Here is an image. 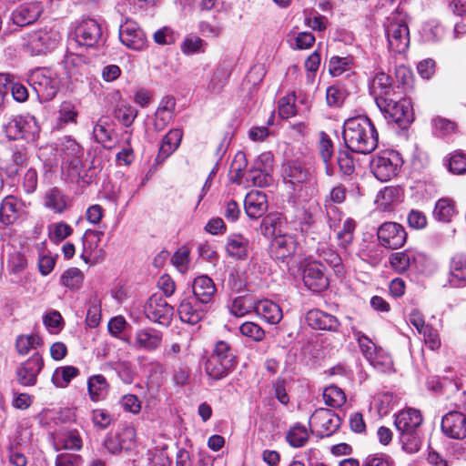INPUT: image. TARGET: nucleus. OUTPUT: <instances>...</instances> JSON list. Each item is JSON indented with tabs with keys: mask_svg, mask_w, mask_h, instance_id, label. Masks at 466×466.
Segmentation results:
<instances>
[{
	"mask_svg": "<svg viewBox=\"0 0 466 466\" xmlns=\"http://www.w3.org/2000/svg\"><path fill=\"white\" fill-rule=\"evenodd\" d=\"M342 137L347 147L359 154H370L378 146L379 134L366 116H357L345 120Z\"/></svg>",
	"mask_w": 466,
	"mask_h": 466,
	"instance_id": "obj_1",
	"label": "nucleus"
},
{
	"mask_svg": "<svg viewBox=\"0 0 466 466\" xmlns=\"http://www.w3.org/2000/svg\"><path fill=\"white\" fill-rule=\"evenodd\" d=\"M61 39L62 35L57 26L46 25L28 35L25 49L31 56L44 55L56 48Z\"/></svg>",
	"mask_w": 466,
	"mask_h": 466,
	"instance_id": "obj_2",
	"label": "nucleus"
},
{
	"mask_svg": "<svg viewBox=\"0 0 466 466\" xmlns=\"http://www.w3.org/2000/svg\"><path fill=\"white\" fill-rule=\"evenodd\" d=\"M388 47L391 52L403 53L410 46V30L405 17L399 12L392 13L384 24Z\"/></svg>",
	"mask_w": 466,
	"mask_h": 466,
	"instance_id": "obj_3",
	"label": "nucleus"
},
{
	"mask_svg": "<svg viewBox=\"0 0 466 466\" xmlns=\"http://www.w3.org/2000/svg\"><path fill=\"white\" fill-rule=\"evenodd\" d=\"M402 164L403 160L399 152L385 150L372 157L370 169L378 180L387 182L399 174Z\"/></svg>",
	"mask_w": 466,
	"mask_h": 466,
	"instance_id": "obj_4",
	"label": "nucleus"
},
{
	"mask_svg": "<svg viewBox=\"0 0 466 466\" xmlns=\"http://www.w3.org/2000/svg\"><path fill=\"white\" fill-rule=\"evenodd\" d=\"M27 82L40 102L53 99L59 89L57 77L47 68H35L31 71L28 75Z\"/></svg>",
	"mask_w": 466,
	"mask_h": 466,
	"instance_id": "obj_5",
	"label": "nucleus"
},
{
	"mask_svg": "<svg viewBox=\"0 0 466 466\" xmlns=\"http://www.w3.org/2000/svg\"><path fill=\"white\" fill-rule=\"evenodd\" d=\"M377 106L385 118L400 127H406L413 120L412 106L407 99L395 100L393 96L378 98Z\"/></svg>",
	"mask_w": 466,
	"mask_h": 466,
	"instance_id": "obj_6",
	"label": "nucleus"
},
{
	"mask_svg": "<svg viewBox=\"0 0 466 466\" xmlns=\"http://www.w3.org/2000/svg\"><path fill=\"white\" fill-rule=\"evenodd\" d=\"M6 137L11 140L20 138L34 139L39 132V126L32 116H16L9 118L4 125Z\"/></svg>",
	"mask_w": 466,
	"mask_h": 466,
	"instance_id": "obj_7",
	"label": "nucleus"
},
{
	"mask_svg": "<svg viewBox=\"0 0 466 466\" xmlns=\"http://www.w3.org/2000/svg\"><path fill=\"white\" fill-rule=\"evenodd\" d=\"M341 423L340 418L329 409H318L309 419L312 432L324 438L332 435L338 431Z\"/></svg>",
	"mask_w": 466,
	"mask_h": 466,
	"instance_id": "obj_8",
	"label": "nucleus"
},
{
	"mask_svg": "<svg viewBox=\"0 0 466 466\" xmlns=\"http://www.w3.org/2000/svg\"><path fill=\"white\" fill-rule=\"evenodd\" d=\"M104 42L101 25L95 19L83 20L76 28L75 44L93 47L103 46Z\"/></svg>",
	"mask_w": 466,
	"mask_h": 466,
	"instance_id": "obj_9",
	"label": "nucleus"
},
{
	"mask_svg": "<svg viewBox=\"0 0 466 466\" xmlns=\"http://www.w3.org/2000/svg\"><path fill=\"white\" fill-rule=\"evenodd\" d=\"M144 311L148 319L167 326L174 315V308L158 294H153L147 301Z\"/></svg>",
	"mask_w": 466,
	"mask_h": 466,
	"instance_id": "obj_10",
	"label": "nucleus"
},
{
	"mask_svg": "<svg viewBox=\"0 0 466 466\" xmlns=\"http://www.w3.org/2000/svg\"><path fill=\"white\" fill-rule=\"evenodd\" d=\"M119 39L127 48L135 51H141L147 46L144 31L133 20H127L120 25Z\"/></svg>",
	"mask_w": 466,
	"mask_h": 466,
	"instance_id": "obj_11",
	"label": "nucleus"
},
{
	"mask_svg": "<svg viewBox=\"0 0 466 466\" xmlns=\"http://www.w3.org/2000/svg\"><path fill=\"white\" fill-rule=\"evenodd\" d=\"M61 169L62 178L68 183L85 187L92 182L93 176L84 169L81 159L62 161Z\"/></svg>",
	"mask_w": 466,
	"mask_h": 466,
	"instance_id": "obj_12",
	"label": "nucleus"
},
{
	"mask_svg": "<svg viewBox=\"0 0 466 466\" xmlns=\"http://www.w3.org/2000/svg\"><path fill=\"white\" fill-rule=\"evenodd\" d=\"M44 6L41 2L31 1L19 5L11 15L13 23L18 26H25L35 23L42 15Z\"/></svg>",
	"mask_w": 466,
	"mask_h": 466,
	"instance_id": "obj_13",
	"label": "nucleus"
},
{
	"mask_svg": "<svg viewBox=\"0 0 466 466\" xmlns=\"http://www.w3.org/2000/svg\"><path fill=\"white\" fill-rule=\"evenodd\" d=\"M208 309L206 305H200L199 301L187 295L180 300L177 312L181 321L195 325L203 319Z\"/></svg>",
	"mask_w": 466,
	"mask_h": 466,
	"instance_id": "obj_14",
	"label": "nucleus"
},
{
	"mask_svg": "<svg viewBox=\"0 0 466 466\" xmlns=\"http://www.w3.org/2000/svg\"><path fill=\"white\" fill-rule=\"evenodd\" d=\"M217 288L209 277L206 275L197 277L192 283V295H189L195 300L199 301L200 305L210 306L215 301Z\"/></svg>",
	"mask_w": 466,
	"mask_h": 466,
	"instance_id": "obj_15",
	"label": "nucleus"
},
{
	"mask_svg": "<svg viewBox=\"0 0 466 466\" xmlns=\"http://www.w3.org/2000/svg\"><path fill=\"white\" fill-rule=\"evenodd\" d=\"M44 366L42 357L38 353L33 354L25 362L17 368L16 376L20 384L33 386Z\"/></svg>",
	"mask_w": 466,
	"mask_h": 466,
	"instance_id": "obj_16",
	"label": "nucleus"
},
{
	"mask_svg": "<svg viewBox=\"0 0 466 466\" xmlns=\"http://www.w3.org/2000/svg\"><path fill=\"white\" fill-rule=\"evenodd\" d=\"M422 421L420 411L413 408L403 409L394 416V425L399 433L420 431Z\"/></svg>",
	"mask_w": 466,
	"mask_h": 466,
	"instance_id": "obj_17",
	"label": "nucleus"
},
{
	"mask_svg": "<svg viewBox=\"0 0 466 466\" xmlns=\"http://www.w3.org/2000/svg\"><path fill=\"white\" fill-rule=\"evenodd\" d=\"M441 430L451 439L461 440L466 437V417L461 412L447 413L441 420Z\"/></svg>",
	"mask_w": 466,
	"mask_h": 466,
	"instance_id": "obj_18",
	"label": "nucleus"
},
{
	"mask_svg": "<svg viewBox=\"0 0 466 466\" xmlns=\"http://www.w3.org/2000/svg\"><path fill=\"white\" fill-rule=\"evenodd\" d=\"M303 282L313 292L324 290L329 282L323 272V266L316 262L308 264L303 270Z\"/></svg>",
	"mask_w": 466,
	"mask_h": 466,
	"instance_id": "obj_19",
	"label": "nucleus"
},
{
	"mask_svg": "<svg viewBox=\"0 0 466 466\" xmlns=\"http://www.w3.org/2000/svg\"><path fill=\"white\" fill-rule=\"evenodd\" d=\"M356 337L361 352L373 367L378 370H384L391 366L392 361L390 357H385L383 359V362H379L378 356L380 352L378 351L375 343L372 342L366 335L358 332Z\"/></svg>",
	"mask_w": 466,
	"mask_h": 466,
	"instance_id": "obj_20",
	"label": "nucleus"
},
{
	"mask_svg": "<svg viewBox=\"0 0 466 466\" xmlns=\"http://www.w3.org/2000/svg\"><path fill=\"white\" fill-rule=\"evenodd\" d=\"M72 46L68 47L63 59V65L69 77L87 76L89 74V61L82 55L71 51Z\"/></svg>",
	"mask_w": 466,
	"mask_h": 466,
	"instance_id": "obj_21",
	"label": "nucleus"
},
{
	"mask_svg": "<svg viewBox=\"0 0 466 466\" xmlns=\"http://www.w3.org/2000/svg\"><path fill=\"white\" fill-rule=\"evenodd\" d=\"M308 324L316 329L338 331L340 323L331 314L319 309H311L306 315Z\"/></svg>",
	"mask_w": 466,
	"mask_h": 466,
	"instance_id": "obj_22",
	"label": "nucleus"
},
{
	"mask_svg": "<svg viewBox=\"0 0 466 466\" xmlns=\"http://www.w3.org/2000/svg\"><path fill=\"white\" fill-rule=\"evenodd\" d=\"M369 88L376 103L378 98H388L394 96L392 79L383 71L375 73L370 81Z\"/></svg>",
	"mask_w": 466,
	"mask_h": 466,
	"instance_id": "obj_23",
	"label": "nucleus"
},
{
	"mask_svg": "<svg viewBox=\"0 0 466 466\" xmlns=\"http://www.w3.org/2000/svg\"><path fill=\"white\" fill-rule=\"evenodd\" d=\"M294 235H275L271 240L270 252L277 259H285L296 250Z\"/></svg>",
	"mask_w": 466,
	"mask_h": 466,
	"instance_id": "obj_24",
	"label": "nucleus"
},
{
	"mask_svg": "<svg viewBox=\"0 0 466 466\" xmlns=\"http://www.w3.org/2000/svg\"><path fill=\"white\" fill-rule=\"evenodd\" d=\"M244 208L249 218L261 217L268 208L267 196L259 190H251L245 198Z\"/></svg>",
	"mask_w": 466,
	"mask_h": 466,
	"instance_id": "obj_25",
	"label": "nucleus"
},
{
	"mask_svg": "<svg viewBox=\"0 0 466 466\" xmlns=\"http://www.w3.org/2000/svg\"><path fill=\"white\" fill-rule=\"evenodd\" d=\"M175 107L176 100L174 97L165 96L162 98L153 121V127L157 132L162 131L172 120Z\"/></svg>",
	"mask_w": 466,
	"mask_h": 466,
	"instance_id": "obj_26",
	"label": "nucleus"
},
{
	"mask_svg": "<svg viewBox=\"0 0 466 466\" xmlns=\"http://www.w3.org/2000/svg\"><path fill=\"white\" fill-rule=\"evenodd\" d=\"M183 137L179 128L171 129L162 139V143L156 157L157 164L163 163L178 147Z\"/></svg>",
	"mask_w": 466,
	"mask_h": 466,
	"instance_id": "obj_27",
	"label": "nucleus"
},
{
	"mask_svg": "<svg viewBox=\"0 0 466 466\" xmlns=\"http://www.w3.org/2000/svg\"><path fill=\"white\" fill-rule=\"evenodd\" d=\"M56 150L62 161L82 159L84 149L71 137H63L57 144Z\"/></svg>",
	"mask_w": 466,
	"mask_h": 466,
	"instance_id": "obj_28",
	"label": "nucleus"
},
{
	"mask_svg": "<svg viewBox=\"0 0 466 466\" xmlns=\"http://www.w3.org/2000/svg\"><path fill=\"white\" fill-rule=\"evenodd\" d=\"M254 309L258 315L270 324L279 323L283 317L280 307L268 299L260 300L256 303Z\"/></svg>",
	"mask_w": 466,
	"mask_h": 466,
	"instance_id": "obj_29",
	"label": "nucleus"
},
{
	"mask_svg": "<svg viewBox=\"0 0 466 466\" xmlns=\"http://www.w3.org/2000/svg\"><path fill=\"white\" fill-rule=\"evenodd\" d=\"M109 390V384L105 376L101 374L93 375L87 380V390L92 401L105 400Z\"/></svg>",
	"mask_w": 466,
	"mask_h": 466,
	"instance_id": "obj_30",
	"label": "nucleus"
},
{
	"mask_svg": "<svg viewBox=\"0 0 466 466\" xmlns=\"http://www.w3.org/2000/svg\"><path fill=\"white\" fill-rule=\"evenodd\" d=\"M161 342L162 335L157 331L140 329L135 335L136 346L147 351L157 350Z\"/></svg>",
	"mask_w": 466,
	"mask_h": 466,
	"instance_id": "obj_31",
	"label": "nucleus"
},
{
	"mask_svg": "<svg viewBox=\"0 0 466 466\" xmlns=\"http://www.w3.org/2000/svg\"><path fill=\"white\" fill-rule=\"evenodd\" d=\"M93 135L96 141L102 144L104 147H113V127L107 117L99 118L93 128Z\"/></svg>",
	"mask_w": 466,
	"mask_h": 466,
	"instance_id": "obj_32",
	"label": "nucleus"
},
{
	"mask_svg": "<svg viewBox=\"0 0 466 466\" xmlns=\"http://www.w3.org/2000/svg\"><path fill=\"white\" fill-rule=\"evenodd\" d=\"M248 242L242 235H231L228 238L226 250L228 254L237 259H244L248 256Z\"/></svg>",
	"mask_w": 466,
	"mask_h": 466,
	"instance_id": "obj_33",
	"label": "nucleus"
},
{
	"mask_svg": "<svg viewBox=\"0 0 466 466\" xmlns=\"http://www.w3.org/2000/svg\"><path fill=\"white\" fill-rule=\"evenodd\" d=\"M204 366L208 376L214 380H220L226 377L228 370L232 368L231 364H227L213 355L208 357Z\"/></svg>",
	"mask_w": 466,
	"mask_h": 466,
	"instance_id": "obj_34",
	"label": "nucleus"
},
{
	"mask_svg": "<svg viewBox=\"0 0 466 466\" xmlns=\"http://www.w3.org/2000/svg\"><path fill=\"white\" fill-rule=\"evenodd\" d=\"M402 450L410 454L418 452L420 450L422 438L420 431L399 433Z\"/></svg>",
	"mask_w": 466,
	"mask_h": 466,
	"instance_id": "obj_35",
	"label": "nucleus"
},
{
	"mask_svg": "<svg viewBox=\"0 0 466 466\" xmlns=\"http://www.w3.org/2000/svg\"><path fill=\"white\" fill-rule=\"evenodd\" d=\"M101 320V299L96 293H92L87 302L86 322L90 328H96Z\"/></svg>",
	"mask_w": 466,
	"mask_h": 466,
	"instance_id": "obj_36",
	"label": "nucleus"
},
{
	"mask_svg": "<svg viewBox=\"0 0 466 466\" xmlns=\"http://www.w3.org/2000/svg\"><path fill=\"white\" fill-rule=\"evenodd\" d=\"M79 374V370L73 366L56 369L52 375V382L57 388H66Z\"/></svg>",
	"mask_w": 466,
	"mask_h": 466,
	"instance_id": "obj_37",
	"label": "nucleus"
},
{
	"mask_svg": "<svg viewBox=\"0 0 466 466\" xmlns=\"http://www.w3.org/2000/svg\"><path fill=\"white\" fill-rule=\"evenodd\" d=\"M455 214L454 202L448 198H442L436 202L433 216L441 222H450Z\"/></svg>",
	"mask_w": 466,
	"mask_h": 466,
	"instance_id": "obj_38",
	"label": "nucleus"
},
{
	"mask_svg": "<svg viewBox=\"0 0 466 466\" xmlns=\"http://www.w3.org/2000/svg\"><path fill=\"white\" fill-rule=\"evenodd\" d=\"M84 281V274L77 268H70L63 272L60 277V284L70 290H77Z\"/></svg>",
	"mask_w": 466,
	"mask_h": 466,
	"instance_id": "obj_39",
	"label": "nucleus"
},
{
	"mask_svg": "<svg viewBox=\"0 0 466 466\" xmlns=\"http://www.w3.org/2000/svg\"><path fill=\"white\" fill-rule=\"evenodd\" d=\"M308 175V170L298 161H289L285 168V179L291 184L304 182Z\"/></svg>",
	"mask_w": 466,
	"mask_h": 466,
	"instance_id": "obj_40",
	"label": "nucleus"
},
{
	"mask_svg": "<svg viewBox=\"0 0 466 466\" xmlns=\"http://www.w3.org/2000/svg\"><path fill=\"white\" fill-rule=\"evenodd\" d=\"M319 154L322 159V161L326 164V171L328 175H331L332 171L329 167V162L333 156V143L329 137L323 131L319 133Z\"/></svg>",
	"mask_w": 466,
	"mask_h": 466,
	"instance_id": "obj_41",
	"label": "nucleus"
},
{
	"mask_svg": "<svg viewBox=\"0 0 466 466\" xmlns=\"http://www.w3.org/2000/svg\"><path fill=\"white\" fill-rule=\"evenodd\" d=\"M451 280L466 284V254L456 255L451 262Z\"/></svg>",
	"mask_w": 466,
	"mask_h": 466,
	"instance_id": "obj_42",
	"label": "nucleus"
},
{
	"mask_svg": "<svg viewBox=\"0 0 466 466\" xmlns=\"http://www.w3.org/2000/svg\"><path fill=\"white\" fill-rule=\"evenodd\" d=\"M323 400L327 405L339 408L346 402V395L340 388L329 385L323 390Z\"/></svg>",
	"mask_w": 466,
	"mask_h": 466,
	"instance_id": "obj_43",
	"label": "nucleus"
},
{
	"mask_svg": "<svg viewBox=\"0 0 466 466\" xmlns=\"http://www.w3.org/2000/svg\"><path fill=\"white\" fill-rule=\"evenodd\" d=\"M16 204L12 196L5 197L0 208V223L3 225L12 224L16 219Z\"/></svg>",
	"mask_w": 466,
	"mask_h": 466,
	"instance_id": "obj_44",
	"label": "nucleus"
},
{
	"mask_svg": "<svg viewBox=\"0 0 466 466\" xmlns=\"http://www.w3.org/2000/svg\"><path fill=\"white\" fill-rule=\"evenodd\" d=\"M309 431L303 425H294L287 433L288 442L295 448L302 447L309 440Z\"/></svg>",
	"mask_w": 466,
	"mask_h": 466,
	"instance_id": "obj_45",
	"label": "nucleus"
},
{
	"mask_svg": "<svg viewBox=\"0 0 466 466\" xmlns=\"http://www.w3.org/2000/svg\"><path fill=\"white\" fill-rule=\"evenodd\" d=\"M77 112L71 102L65 101L61 104L57 115V127H64L69 123H76Z\"/></svg>",
	"mask_w": 466,
	"mask_h": 466,
	"instance_id": "obj_46",
	"label": "nucleus"
},
{
	"mask_svg": "<svg viewBox=\"0 0 466 466\" xmlns=\"http://www.w3.org/2000/svg\"><path fill=\"white\" fill-rule=\"evenodd\" d=\"M137 116V110L125 102L117 104L115 109L116 118L126 127L131 126Z\"/></svg>",
	"mask_w": 466,
	"mask_h": 466,
	"instance_id": "obj_47",
	"label": "nucleus"
},
{
	"mask_svg": "<svg viewBox=\"0 0 466 466\" xmlns=\"http://www.w3.org/2000/svg\"><path fill=\"white\" fill-rule=\"evenodd\" d=\"M46 206L56 212L61 213L66 208V200L63 193L58 188L54 187L46 196Z\"/></svg>",
	"mask_w": 466,
	"mask_h": 466,
	"instance_id": "obj_48",
	"label": "nucleus"
},
{
	"mask_svg": "<svg viewBox=\"0 0 466 466\" xmlns=\"http://www.w3.org/2000/svg\"><path fill=\"white\" fill-rule=\"evenodd\" d=\"M41 345V339L38 335H21L18 336L15 341V348L19 354L25 355L30 350L36 349Z\"/></svg>",
	"mask_w": 466,
	"mask_h": 466,
	"instance_id": "obj_49",
	"label": "nucleus"
},
{
	"mask_svg": "<svg viewBox=\"0 0 466 466\" xmlns=\"http://www.w3.org/2000/svg\"><path fill=\"white\" fill-rule=\"evenodd\" d=\"M444 35L443 27L437 21H430L422 27V37L429 43L439 42Z\"/></svg>",
	"mask_w": 466,
	"mask_h": 466,
	"instance_id": "obj_50",
	"label": "nucleus"
},
{
	"mask_svg": "<svg viewBox=\"0 0 466 466\" xmlns=\"http://www.w3.org/2000/svg\"><path fill=\"white\" fill-rule=\"evenodd\" d=\"M110 366L117 373L118 377L124 383L130 384L133 382L135 371L130 362L126 360H117L111 363Z\"/></svg>",
	"mask_w": 466,
	"mask_h": 466,
	"instance_id": "obj_51",
	"label": "nucleus"
},
{
	"mask_svg": "<svg viewBox=\"0 0 466 466\" xmlns=\"http://www.w3.org/2000/svg\"><path fill=\"white\" fill-rule=\"evenodd\" d=\"M254 304L246 297L239 296L233 299L229 311L236 317H243L254 309Z\"/></svg>",
	"mask_w": 466,
	"mask_h": 466,
	"instance_id": "obj_52",
	"label": "nucleus"
},
{
	"mask_svg": "<svg viewBox=\"0 0 466 466\" xmlns=\"http://www.w3.org/2000/svg\"><path fill=\"white\" fill-rule=\"evenodd\" d=\"M284 218L281 214L273 213L266 216L261 222V230L266 233H276L282 230Z\"/></svg>",
	"mask_w": 466,
	"mask_h": 466,
	"instance_id": "obj_53",
	"label": "nucleus"
},
{
	"mask_svg": "<svg viewBox=\"0 0 466 466\" xmlns=\"http://www.w3.org/2000/svg\"><path fill=\"white\" fill-rule=\"evenodd\" d=\"M211 355L220 359L227 364H231V367L234 365L235 356L232 352L231 347L228 342L224 340H219L215 344Z\"/></svg>",
	"mask_w": 466,
	"mask_h": 466,
	"instance_id": "obj_54",
	"label": "nucleus"
},
{
	"mask_svg": "<svg viewBox=\"0 0 466 466\" xmlns=\"http://www.w3.org/2000/svg\"><path fill=\"white\" fill-rule=\"evenodd\" d=\"M204 41L197 35L187 36L181 44V51L187 56L204 52Z\"/></svg>",
	"mask_w": 466,
	"mask_h": 466,
	"instance_id": "obj_55",
	"label": "nucleus"
},
{
	"mask_svg": "<svg viewBox=\"0 0 466 466\" xmlns=\"http://www.w3.org/2000/svg\"><path fill=\"white\" fill-rule=\"evenodd\" d=\"M295 95L289 94L279 101V114L282 118H289L296 114Z\"/></svg>",
	"mask_w": 466,
	"mask_h": 466,
	"instance_id": "obj_56",
	"label": "nucleus"
},
{
	"mask_svg": "<svg viewBox=\"0 0 466 466\" xmlns=\"http://www.w3.org/2000/svg\"><path fill=\"white\" fill-rule=\"evenodd\" d=\"M190 250L187 246H182L175 252L172 257L174 266L182 273L186 272L189 264Z\"/></svg>",
	"mask_w": 466,
	"mask_h": 466,
	"instance_id": "obj_57",
	"label": "nucleus"
},
{
	"mask_svg": "<svg viewBox=\"0 0 466 466\" xmlns=\"http://www.w3.org/2000/svg\"><path fill=\"white\" fill-rule=\"evenodd\" d=\"M43 322L49 331L55 334L58 333L64 326L63 318L57 310H52L45 315Z\"/></svg>",
	"mask_w": 466,
	"mask_h": 466,
	"instance_id": "obj_58",
	"label": "nucleus"
},
{
	"mask_svg": "<svg viewBox=\"0 0 466 466\" xmlns=\"http://www.w3.org/2000/svg\"><path fill=\"white\" fill-rule=\"evenodd\" d=\"M240 333L254 341H261L265 337V331L254 322H245L239 327Z\"/></svg>",
	"mask_w": 466,
	"mask_h": 466,
	"instance_id": "obj_59",
	"label": "nucleus"
},
{
	"mask_svg": "<svg viewBox=\"0 0 466 466\" xmlns=\"http://www.w3.org/2000/svg\"><path fill=\"white\" fill-rule=\"evenodd\" d=\"M346 98V92L339 86H331L327 89L326 99L329 106H340Z\"/></svg>",
	"mask_w": 466,
	"mask_h": 466,
	"instance_id": "obj_60",
	"label": "nucleus"
},
{
	"mask_svg": "<svg viewBox=\"0 0 466 466\" xmlns=\"http://www.w3.org/2000/svg\"><path fill=\"white\" fill-rule=\"evenodd\" d=\"M229 73L224 68L217 69L208 86V88L212 92L220 91L228 82Z\"/></svg>",
	"mask_w": 466,
	"mask_h": 466,
	"instance_id": "obj_61",
	"label": "nucleus"
},
{
	"mask_svg": "<svg viewBox=\"0 0 466 466\" xmlns=\"http://www.w3.org/2000/svg\"><path fill=\"white\" fill-rule=\"evenodd\" d=\"M449 171L461 175L466 172V155L461 152L453 153L448 162Z\"/></svg>",
	"mask_w": 466,
	"mask_h": 466,
	"instance_id": "obj_62",
	"label": "nucleus"
},
{
	"mask_svg": "<svg viewBox=\"0 0 466 466\" xmlns=\"http://www.w3.org/2000/svg\"><path fill=\"white\" fill-rule=\"evenodd\" d=\"M329 228L338 233H352L356 228V222L350 218H346L342 221L341 216L338 219L330 218Z\"/></svg>",
	"mask_w": 466,
	"mask_h": 466,
	"instance_id": "obj_63",
	"label": "nucleus"
},
{
	"mask_svg": "<svg viewBox=\"0 0 466 466\" xmlns=\"http://www.w3.org/2000/svg\"><path fill=\"white\" fill-rule=\"evenodd\" d=\"M350 62V57L332 56L329 63V73L333 76H339L348 70Z\"/></svg>",
	"mask_w": 466,
	"mask_h": 466,
	"instance_id": "obj_64",
	"label": "nucleus"
}]
</instances>
